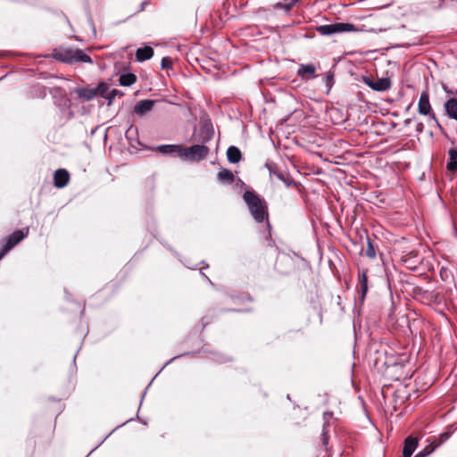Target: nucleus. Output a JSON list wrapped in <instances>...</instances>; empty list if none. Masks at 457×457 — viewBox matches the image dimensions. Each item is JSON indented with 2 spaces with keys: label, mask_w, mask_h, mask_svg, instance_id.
<instances>
[{
  "label": "nucleus",
  "mask_w": 457,
  "mask_h": 457,
  "mask_svg": "<svg viewBox=\"0 0 457 457\" xmlns=\"http://www.w3.org/2000/svg\"><path fill=\"white\" fill-rule=\"evenodd\" d=\"M172 59L170 57H163L161 62V66L162 69H171L172 67Z\"/></svg>",
  "instance_id": "obj_28"
},
{
  "label": "nucleus",
  "mask_w": 457,
  "mask_h": 457,
  "mask_svg": "<svg viewBox=\"0 0 457 457\" xmlns=\"http://www.w3.org/2000/svg\"><path fill=\"white\" fill-rule=\"evenodd\" d=\"M316 30L322 36H330L333 34L351 32L355 30V28L354 25L351 23L337 22L318 26Z\"/></svg>",
  "instance_id": "obj_5"
},
{
  "label": "nucleus",
  "mask_w": 457,
  "mask_h": 457,
  "mask_svg": "<svg viewBox=\"0 0 457 457\" xmlns=\"http://www.w3.org/2000/svg\"><path fill=\"white\" fill-rule=\"evenodd\" d=\"M147 4H148V1L142 2L140 4V11H143Z\"/></svg>",
  "instance_id": "obj_32"
},
{
  "label": "nucleus",
  "mask_w": 457,
  "mask_h": 457,
  "mask_svg": "<svg viewBox=\"0 0 457 457\" xmlns=\"http://www.w3.org/2000/svg\"><path fill=\"white\" fill-rule=\"evenodd\" d=\"M137 80V77L133 73H124L120 76L119 83L123 87H129Z\"/></svg>",
  "instance_id": "obj_23"
},
{
  "label": "nucleus",
  "mask_w": 457,
  "mask_h": 457,
  "mask_svg": "<svg viewBox=\"0 0 457 457\" xmlns=\"http://www.w3.org/2000/svg\"><path fill=\"white\" fill-rule=\"evenodd\" d=\"M209 154V148L204 145H194L188 147L181 145L179 158L187 161L199 162Z\"/></svg>",
  "instance_id": "obj_4"
},
{
  "label": "nucleus",
  "mask_w": 457,
  "mask_h": 457,
  "mask_svg": "<svg viewBox=\"0 0 457 457\" xmlns=\"http://www.w3.org/2000/svg\"><path fill=\"white\" fill-rule=\"evenodd\" d=\"M75 93L84 101H90L96 96V90L91 87H78Z\"/></svg>",
  "instance_id": "obj_15"
},
{
  "label": "nucleus",
  "mask_w": 457,
  "mask_h": 457,
  "mask_svg": "<svg viewBox=\"0 0 457 457\" xmlns=\"http://www.w3.org/2000/svg\"><path fill=\"white\" fill-rule=\"evenodd\" d=\"M455 430V428H454V424H452L450 425L445 431L442 432L436 439H435V443L436 445L434 446H436V448L439 445H441L442 444H444L445 441H447L450 436H452V434L453 433V431Z\"/></svg>",
  "instance_id": "obj_20"
},
{
  "label": "nucleus",
  "mask_w": 457,
  "mask_h": 457,
  "mask_svg": "<svg viewBox=\"0 0 457 457\" xmlns=\"http://www.w3.org/2000/svg\"><path fill=\"white\" fill-rule=\"evenodd\" d=\"M444 90H445V92L447 95H449V96L453 94V91H452V90H450V89H448V87H445V86H444Z\"/></svg>",
  "instance_id": "obj_33"
},
{
  "label": "nucleus",
  "mask_w": 457,
  "mask_h": 457,
  "mask_svg": "<svg viewBox=\"0 0 457 457\" xmlns=\"http://www.w3.org/2000/svg\"><path fill=\"white\" fill-rule=\"evenodd\" d=\"M154 55V49L151 46H144L137 48L136 58L138 62L149 60Z\"/></svg>",
  "instance_id": "obj_17"
},
{
  "label": "nucleus",
  "mask_w": 457,
  "mask_h": 457,
  "mask_svg": "<svg viewBox=\"0 0 457 457\" xmlns=\"http://www.w3.org/2000/svg\"><path fill=\"white\" fill-rule=\"evenodd\" d=\"M155 103H156L155 100H150V99L140 100L134 105V109H133L134 112L137 116L143 117L146 113H148L149 112H151L153 110Z\"/></svg>",
  "instance_id": "obj_10"
},
{
  "label": "nucleus",
  "mask_w": 457,
  "mask_h": 457,
  "mask_svg": "<svg viewBox=\"0 0 457 457\" xmlns=\"http://www.w3.org/2000/svg\"><path fill=\"white\" fill-rule=\"evenodd\" d=\"M325 83L328 89L332 87L333 85V75L330 73H328L325 77Z\"/></svg>",
  "instance_id": "obj_29"
},
{
  "label": "nucleus",
  "mask_w": 457,
  "mask_h": 457,
  "mask_svg": "<svg viewBox=\"0 0 457 457\" xmlns=\"http://www.w3.org/2000/svg\"><path fill=\"white\" fill-rule=\"evenodd\" d=\"M28 228L26 231L24 230H15L10 236H8L5 239L3 240L4 247L0 250V260L16 245H18L23 238H25L28 235Z\"/></svg>",
  "instance_id": "obj_7"
},
{
  "label": "nucleus",
  "mask_w": 457,
  "mask_h": 457,
  "mask_svg": "<svg viewBox=\"0 0 457 457\" xmlns=\"http://www.w3.org/2000/svg\"><path fill=\"white\" fill-rule=\"evenodd\" d=\"M53 57L65 63L87 62L92 63V58L85 54L81 49L59 47L54 50Z\"/></svg>",
  "instance_id": "obj_2"
},
{
  "label": "nucleus",
  "mask_w": 457,
  "mask_h": 457,
  "mask_svg": "<svg viewBox=\"0 0 457 457\" xmlns=\"http://www.w3.org/2000/svg\"><path fill=\"white\" fill-rule=\"evenodd\" d=\"M202 275L204 276L206 280L209 281L212 285V281L210 280V278L207 276H205L204 273H202Z\"/></svg>",
  "instance_id": "obj_35"
},
{
  "label": "nucleus",
  "mask_w": 457,
  "mask_h": 457,
  "mask_svg": "<svg viewBox=\"0 0 457 457\" xmlns=\"http://www.w3.org/2000/svg\"><path fill=\"white\" fill-rule=\"evenodd\" d=\"M218 181L221 184L230 185L234 182V174L226 169H220L217 175Z\"/></svg>",
  "instance_id": "obj_18"
},
{
  "label": "nucleus",
  "mask_w": 457,
  "mask_h": 457,
  "mask_svg": "<svg viewBox=\"0 0 457 457\" xmlns=\"http://www.w3.org/2000/svg\"><path fill=\"white\" fill-rule=\"evenodd\" d=\"M425 295H427V298L429 300L435 301L436 299V295L433 292H426Z\"/></svg>",
  "instance_id": "obj_30"
},
{
  "label": "nucleus",
  "mask_w": 457,
  "mask_h": 457,
  "mask_svg": "<svg viewBox=\"0 0 457 457\" xmlns=\"http://www.w3.org/2000/svg\"><path fill=\"white\" fill-rule=\"evenodd\" d=\"M447 170L453 172L457 170V147L453 146L448 150Z\"/></svg>",
  "instance_id": "obj_16"
},
{
  "label": "nucleus",
  "mask_w": 457,
  "mask_h": 457,
  "mask_svg": "<svg viewBox=\"0 0 457 457\" xmlns=\"http://www.w3.org/2000/svg\"><path fill=\"white\" fill-rule=\"evenodd\" d=\"M265 168L269 170L271 179L276 178L285 184L287 187L296 186V182L286 170H280L278 165L272 162H267Z\"/></svg>",
  "instance_id": "obj_6"
},
{
  "label": "nucleus",
  "mask_w": 457,
  "mask_h": 457,
  "mask_svg": "<svg viewBox=\"0 0 457 457\" xmlns=\"http://www.w3.org/2000/svg\"><path fill=\"white\" fill-rule=\"evenodd\" d=\"M357 290L361 302H363L368 292V276L367 270H359Z\"/></svg>",
  "instance_id": "obj_8"
},
{
  "label": "nucleus",
  "mask_w": 457,
  "mask_h": 457,
  "mask_svg": "<svg viewBox=\"0 0 457 457\" xmlns=\"http://www.w3.org/2000/svg\"><path fill=\"white\" fill-rule=\"evenodd\" d=\"M424 129V125L420 122L417 125L416 131L421 133Z\"/></svg>",
  "instance_id": "obj_31"
},
{
  "label": "nucleus",
  "mask_w": 457,
  "mask_h": 457,
  "mask_svg": "<svg viewBox=\"0 0 457 457\" xmlns=\"http://www.w3.org/2000/svg\"><path fill=\"white\" fill-rule=\"evenodd\" d=\"M249 212L256 222L262 223L268 220V207L264 199L255 192L246 190L243 195Z\"/></svg>",
  "instance_id": "obj_1"
},
{
  "label": "nucleus",
  "mask_w": 457,
  "mask_h": 457,
  "mask_svg": "<svg viewBox=\"0 0 457 457\" xmlns=\"http://www.w3.org/2000/svg\"><path fill=\"white\" fill-rule=\"evenodd\" d=\"M70 180V174L64 169L55 170L54 174V184L57 188L64 187Z\"/></svg>",
  "instance_id": "obj_11"
},
{
  "label": "nucleus",
  "mask_w": 457,
  "mask_h": 457,
  "mask_svg": "<svg viewBox=\"0 0 457 457\" xmlns=\"http://www.w3.org/2000/svg\"><path fill=\"white\" fill-rule=\"evenodd\" d=\"M316 68L313 64H301L297 70V75L304 79L315 78Z\"/></svg>",
  "instance_id": "obj_13"
},
{
  "label": "nucleus",
  "mask_w": 457,
  "mask_h": 457,
  "mask_svg": "<svg viewBox=\"0 0 457 457\" xmlns=\"http://www.w3.org/2000/svg\"><path fill=\"white\" fill-rule=\"evenodd\" d=\"M418 112L420 115L427 116L428 121L433 122V125L439 129L440 130L443 129L441 124L439 123L437 118L436 117V114L432 109V106L429 102V95L427 91H423L420 94L419 103H418Z\"/></svg>",
  "instance_id": "obj_3"
},
{
  "label": "nucleus",
  "mask_w": 457,
  "mask_h": 457,
  "mask_svg": "<svg viewBox=\"0 0 457 457\" xmlns=\"http://www.w3.org/2000/svg\"><path fill=\"white\" fill-rule=\"evenodd\" d=\"M436 449L434 445H428L425 447L423 450L420 451L414 457H427L430 453H432Z\"/></svg>",
  "instance_id": "obj_26"
},
{
  "label": "nucleus",
  "mask_w": 457,
  "mask_h": 457,
  "mask_svg": "<svg viewBox=\"0 0 457 457\" xmlns=\"http://www.w3.org/2000/svg\"><path fill=\"white\" fill-rule=\"evenodd\" d=\"M241 152L237 146H229L227 150L228 161L231 163H237L241 160Z\"/></svg>",
  "instance_id": "obj_21"
},
{
  "label": "nucleus",
  "mask_w": 457,
  "mask_h": 457,
  "mask_svg": "<svg viewBox=\"0 0 457 457\" xmlns=\"http://www.w3.org/2000/svg\"><path fill=\"white\" fill-rule=\"evenodd\" d=\"M119 96H123V93L117 90V89H112L109 93V96H108V105H111L112 104V101L114 100V98Z\"/></svg>",
  "instance_id": "obj_27"
},
{
  "label": "nucleus",
  "mask_w": 457,
  "mask_h": 457,
  "mask_svg": "<svg viewBox=\"0 0 457 457\" xmlns=\"http://www.w3.org/2000/svg\"><path fill=\"white\" fill-rule=\"evenodd\" d=\"M332 412H324V419H327L328 417H331Z\"/></svg>",
  "instance_id": "obj_34"
},
{
  "label": "nucleus",
  "mask_w": 457,
  "mask_h": 457,
  "mask_svg": "<svg viewBox=\"0 0 457 457\" xmlns=\"http://www.w3.org/2000/svg\"><path fill=\"white\" fill-rule=\"evenodd\" d=\"M180 145H161L157 147V151L162 154H176L179 157Z\"/></svg>",
  "instance_id": "obj_19"
},
{
  "label": "nucleus",
  "mask_w": 457,
  "mask_h": 457,
  "mask_svg": "<svg viewBox=\"0 0 457 457\" xmlns=\"http://www.w3.org/2000/svg\"><path fill=\"white\" fill-rule=\"evenodd\" d=\"M364 81L371 89L378 92L386 91L391 87L389 78H381L375 81L370 79H365Z\"/></svg>",
  "instance_id": "obj_9"
},
{
  "label": "nucleus",
  "mask_w": 457,
  "mask_h": 457,
  "mask_svg": "<svg viewBox=\"0 0 457 457\" xmlns=\"http://www.w3.org/2000/svg\"><path fill=\"white\" fill-rule=\"evenodd\" d=\"M299 2V0H283L273 4V10H284L286 13L289 12L293 6Z\"/></svg>",
  "instance_id": "obj_22"
},
{
  "label": "nucleus",
  "mask_w": 457,
  "mask_h": 457,
  "mask_svg": "<svg viewBox=\"0 0 457 457\" xmlns=\"http://www.w3.org/2000/svg\"><path fill=\"white\" fill-rule=\"evenodd\" d=\"M212 135H209L208 137L205 139V141L210 140Z\"/></svg>",
  "instance_id": "obj_36"
},
{
  "label": "nucleus",
  "mask_w": 457,
  "mask_h": 457,
  "mask_svg": "<svg viewBox=\"0 0 457 457\" xmlns=\"http://www.w3.org/2000/svg\"><path fill=\"white\" fill-rule=\"evenodd\" d=\"M444 109L447 117L457 121V98L451 97L444 104Z\"/></svg>",
  "instance_id": "obj_12"
},
{
  "label": "nucleus",
  "mask_w": 457,
  "mask_h": 457,
  "mask_svg": "<svg viewBox=\"0 0 457 457\" xmlns=\"http://www.w3.org/2000/svg\"><path fill=\"white\" fill-rule=\"evenodd\" d=\"M96 95L101 96L108 101L109 93L112 89H110V86L104 82L99 83L96 88Z\"/></svg>",
  "instance_id": "obj_24"
},
{
  "label": "nucleus",
  "mask_w": 457,
  "mask_h": 457,
  "mask_svg": "<svg viewBox=\"0 0 457 457\" xmlns=\"http://www.w3.org/2000/svg\"><path fill=\"white\" fill-rule=\"evenodd\" d=\"M365 254L370 259H374L376 257V250L370 237H367V248L365 250Z\"/></svg>",
  "instance_id": "obj_25"
},
{
  "label": "nucleus",
  "mask_w": 457,
  "mask_h": 457,
  "mask_svg": "<svg viewBox=\"0 0 457 457\" xmlns=\"http://www.w3.org/2000/svg\"><path fill=\"white\" fill-rule=\"evenodd\" d=\"M418 447V439L412 436H408L404 440V445L403 449V457H411L414 451Z\"/></svg>",
  "instance_id": "obj_14"
}]
</instances>
